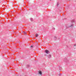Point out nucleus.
Wrapping results in <instances>:
<instances>
[{
    "label": "nucleus",
    "instance_id": "obj_1",
    "mask_svg": "<svg viewBox=\"0 0 76 76\" xmlns=\"http://www.w3.org/2000/svg\"><path fill=\"white\" fill-rule=\"evenodd\" d=\"M45 53H46V54H48V53H49V51L47 50H45Z\"/></svg>",
    "mask_w": 76,
    "mask_h": 76
},
{
    "label": "nucleus",
    "instance_id": "obj_2",
    "mask_svg": "<svg viewBox=\"0 0 76 76\" xmlns=\"http://www.w3.org/2000/svg\"><path fill=\"white\" fill-rule=\"evenodd\" d=\"M39 74L40 75H42V72H41V71H40L39 72Z\"/></svg>",
    "mask_w": 76,
    "mask_h": 76
},
{
    "label": "nucleus",
    "instance_id": "obj_3",
    "mask_svg": "<svg viewBox=\"0 0 76 76\" xmlns=\"http://www.w3.org/2000/svg\"><path fill=\"white\" fill-rule=\"evenodd\" d=\"M38 34H36V37H38Z\"/></svg>",
    "mask_w": 76,
    "mask_h": 76
},
{
    "label": "nucleus",
    "instance_id": "obj_4",
    "mask_svg": "<svg viewBox=\"0 0 76 76\" xmlns=\"http://www.w3.org/2000/svg\"><path fill=\"white\" fill-rule=\"evenodd\" d=\"M20 1L21 2H23L24 1H23V0H21Z\"/></svg>",
    "mask_w": 76,
    "mask_h": 76
},
{
    "label": "nucleus",
    "instance_id": "obj_5",
    "mask_svg": "<svg viewBox=\"0 0 76 76\" xmlns=\"http://www.w3.org/2000/svg\"><path fill=\"white\" fill-rule=\"evenodd\" d=\"M23 33L24 34H26V32H23Z\"/></svg>",
    "mask_w": 76,
    "mask_h": 76
},
{
    "label": "nucleus",
    "instance_id": "obj_6",
    "mask_svg": "<svg viewBox=\"0 0 76 76\" xmlns=\"http://www.w3.org/2000/svg\"><path fill=\"white\" fill-rule=\"evenodd\" d=\"M31 47H32V46H31Z\"/></svg>",
    "mask_w": 76,
    "mask_h": 76
},
{
    "label": "nucleus",
    "instance_id": "obj_7",
    "mask_svg": "<svg viewBox=\"0 0 76 76\" xmlns=\"http://www.w3.org/2000/svg\"><path fill=\"white\" fill-rule=\"evenodd\" d=\"M50 57H51V55H50Z\"/></svg>",
    "mask_w": 76,
    "mask_h": 76
}]
</instances>
